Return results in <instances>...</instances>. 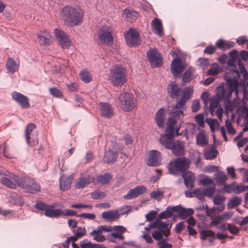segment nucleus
Masks as SVG:
<instances>
[{"label": "nucleus", "instance_id": "obj_26", "mask_svg": "<svg viewBox=\"0 0 248 248\" xmlns=\"http://www.w3.org/2000/svg\"><path fill=\"white\" fill-rule=\"evenodd\" d=\"M168 90L171 98L177 97L181 92V88L175 82H171L168 86Z\"/></svg>", "mask_w": 248, "mask_h": 248}, {"label": "nucleus", "instance_id": "obj_8", "mask_svg": "<svg viewBox=\"0 0 248 248\" xmlns=\"http://www.w3.org/2000/svg\"><path fill=\"white\" fill-rule=\"evenodd\" d=\"M54 33L59 45L63 49H68L72 43L69 36L63 31L55 29Z\"/></svg>", "mask_w": 248, "mask_h": 248}, {"label": "nucleus", "instance_id": "obj_13", "mask_svg": "<svg viewBox=\"0 0 248 248\" xmlns=\"http://www.w3.org/2000/svg\"><path fill=\"white\" fill-rule=\"evenodd\" d=\"M148 61L152 66L154 67H159L162 64V59L160 54L155 49L149 50L147 52Z\"/></svg>", "mask_w": 248, "mask_h": 248}, {"label": "nucleus", "instance_id": "obj_12", "mask_svg": "<svg viewBox=\"0 0 248 248\" xmlns=\"http://www.w3.org/2000/svg\"><path fill=\"white\" fill-rule=\"evenodd\" d=\"M118 145L116 144L113 145L112 148H109L108 150L105 153L104 161L107 164H110L115 161L118 157Z\"/></svg>", "mask_w": 248, "mask_h": 248}, {"label": "nucleus", "instance_id": "obj_53", "mask_svg": "<svg viewBox=\"0 0 248 248\" xmlns=\"http://www.w3.org/2000/svg\"><path fill=\"white\" fill-rule=\"evenodd\" d=\"M91 196L94 200L100 199L105 197V194L102 191L97 190L91 193Z\"/></svg>", "mask_w": 248, "mask_h": 248}, {"label": "nucleus", "instance_id": "obj_47", "mask_svg": "<svg viewBox=\"0 0 248 248\" xmlns=\"http://www.w3.org/2000/svg\"><path fill=\"white\" fill-rule=\"evenodd\" d=\"M220 99L213 98L210 99V104L209 106L210 112L211 114L213 115L214 112H215V109L217 107Z\"/></svg>", "mask_w": 248, "mask_h": 248}, {"label": "nucleus", "instance_id": "obj_20", "mask_svg": "<svg viewBox=\"0 0 248 248\" xmlns=\"http://www.w3.org/2000/svg\"><path fill=\"white\" fill-rule=\"evenodd\" d=\"M146 192V188L143 186H137L133 189H131L129 192L124 196V198L126 200L132 199L136 198L140 194Z\"/></svg>", "mask_w": 248, "mask_h": 248}, {"label": "nucleus", "instance_id": "obj_1", "mask_svg": "<svg viewBox=\"0 0 248 248\" xmlns=\"http://www.w3.org/2000/svg\"><path fill=\"white\" fill-rule=\"evenodd\" d=\"M182 116V112L177 111L170 115L169 118L166 133L159 139L160 143L166 148H170L171 145L174 142L173 140L174 131L175 130L177 135H179L178 132L180 128V118Z\"/></svg>", "mask_w": 248, "mask_h": 248}, {"label": "nucleus", "instance_id": "obj_6", "mask_svg": "<svg viewBox=\"0 0 248 248\" xmlns=\"http://www.w3.org/2000/svg\"><path fill=\"white\" fill-rule=\"evenodd\" d=\"M125 70L118 66L112 69L109 76V80L115 86H122L127 80Z\"/></svg>", "mask_w": 248, "mask_h": 248}, {"label": "nucleus", "instance_id": "obj_39", "mask_svg": "<svg viewBox=\"0 0 248 248\" xmlns=\"http://www.w3.org/2000/svg\"><path fill=\"white\" fill-rule=\"evenodd\" d=\"M196 142L197 145L204 146L208 143V140L203 132H201L197 136Z\"/></svg>", "mask_w": 248, "mask_h": 248}, {"label": "nucleus", "instance_id": "obj_23", "mask_svg": "<svg viewBox=\"0 0 248 248\" xmlns=\"http://www.w3.org/2000/svg\"><path fill=\"white\" fill-rule=\"evenodd\" d=\"M184 182L187 187L192 188L194 186L195 176L193 173L190 171H186L183 175Z\"/></svg>", "mask_w": 248, "mask_h": 248}, {"label": "nucleus", "instance_id": "obj_55", "mask_svg": "<svg viewBox=\"0 0 248 248\" xmlns=\"http://www.w3.org/2000/svg\"><path fill=\"white\" fill-rule=\"evenodd\" d=\"M219 72V66L217 63H214L212 65L210 69L208 71L209 75L215 76L217 75Z\"/></svg>", "mask_w": 248, "mask_h": 248}, {"label": "nucleus", "instance_id": "obj_22", "mask_svg": "<svg viewBox=\"0 0 248 248\" xmlns=\"http://www.w3.org/2000/svg\"><path fill=\"white\" fill-rule=\"evenodd\" d=\"M176 155L181 156L184 155V145L179 140L174 142L169 148Z\"/></svg>", "mask_w": 248, "mask_h": 248}, {"label": "nucleus", "instance_id": "obj_61", "mask_svg": "<svg viewBox=\"0 0 248 248\" xmlns=\"http://www.w3.org/2000/svg\"><path fill=\"white\" fill-rule=\"evenodd\" d=\"M215 187L214 186L209 187L206 189H204L205 196H207L208 197H212L215 192Z\"/></svg>", "mask_w": 248, "mask_h": 248}, {"label": "nucleus", "instance_id": "obj_34", "mask_svg": "<svg viewBox=\"0 0 248 248\" xmlns=\"http://www.w3.org/2000/svg\"><path fill=\"white\" fill-rule=\"evenodd\" d=\"M152 26L156 33L160 36L162 35L163 27L162 23L159 19L155 18L152 21Z\"/></svg>", "mask_w": 248, "mask_h": 248}, {"label": "nucleus", "instance_id": "obj_43", "mask_svg": "<svg viewBox=\"0 0 248 248\" xmlns=\"http://www.w3.org/2000/svg\"><path fill=\"white\" fill-rule=\"evenodd\" d=\"M216 179L217 183L223 184L227 180L228 176L224 172L220 171L217 174Z\"/></svg>", "mask_w": 248, "mask_h": 248}, {"label": "nucleus", "instance_id": "obj_40", "mask_svg": "<svg viewBox=\"0 0 248 248\" xmlns=\"http://www.w3.org/2000/svg\"><path fill=\"white\" fill-rule=\"evenodd\" d=\"M233 92L230 89H222L221 94L218 95L219 99H225L226 101L230 100L232 94Z\"/></svg>", "mask_w": 248, "mask_h": 248}, {"label": "nucleus", "instance_id": "obj_63", "mask_svg": "<svg viewBox=\"0 0 248 248\" xmlns=\"http://www.w3.org/2000/svg\"><path fill=\"white\" fill-rule=\"evenodd\" d=\"M216 49V46L213 45H210L207 46L204 50V53L208 54H213Z\"/></svg>", "mask_w": 248, "mask_h": 248}, {"label": "nucleus", "instance_id": "obj_35", "mask_svg": "<svg viewBox=\"0 0 248 248\" xmlns=\"http://www.w3.org/2000/svg\"><path fill=\"white\" fill-rule=\"evenodd\" d=\"M81 248H105L102 245L93 244L87 239H84L80 243Z\"/></svg>", "mask_w": 248, "mask_h": 248}, {"label": "nucleus", "instance_id": "obj_15", "mask_svg": "<svg viewBox=\"0 0 248 248\" xmlns=\"http://www.w3.org/2000/svg\"><path fill=\"white\" fill-rule=\"evenodd\" d=\"M161 160L160 152L157 150H152L149 154L146 164L149 166H157L160 164Z\"/></svg>", "mask_w": 248, "mask_h": 248}, {"label": "nucleus", "instance_id": "obj_36", "mask_svg": "<svg viewBox=\"0 0 248 248\" xmlns=\"http://www.w3.org/2000/svg\"><path fill=\"white\" fill-rule=\"evenodd\" d=\"M226 200V197L221 194L216 195L214 198V203L216 205H220L221 208L220 211H222L224 209V201Z\"/></svg>", "mask_w": 248, "mask_h": 248}, {"label": "nucleus", "instance_id": "obj_30", "mask_svg": "<svg viewBox=\"0 0 248 248\" xmlns=\"http://www.w3.org/2000/svg\"><path fill=\"white\" fill-rule=\"evenodd\" d=\"M6 68L8 72L13 74L17 71L18 65L16 63L14 59L9 58L6 63Z\"/></svg>", "mask_w": 248, "mask_h": 248}, {"label": "nucleus", "instance_id": "obj_64", "mask_svg": "<svg viewBox=\"0 0 248 248\" xmlns=\"http://www.w3.org/2000/svg\"><path fill=\"white\" fill-rule=\"evenodd\" d=\"M156 214L157 212L156 211H151L149 213L146 215V219L147 221H151L155 218Z\"/></svg>", "mask_w": 248, "mask_h": 248}, {"label": "nucleus", "instance_id": "obj_44", "mask_svg": "<svg viewBox=\"0 0 248 248\" xmlns=\"http://www.w3.org/2000/svg\"><path fill=\"white\" fill-rule=\"evenodd\" d=\"M193 74V70L192 68H189L184 73L183 77V81L184 82H190L192 79Z\"/></svg>", "mask_w": 248, "mask_h": 248}, {"label": "nucleus", "instance_id": "obj_21", "mask_svg": "<svg viewBox=\"0 0 248 248\" xmlns=\"http://www.w3.org/2000/svg\"><path fill=\"white\" fill-rule=\"evenodd\" d=\"M170 69L172 75L174 77L178 76L184 70L181 60L178 58L174 59L171 62Z\"/></svg>", "mask_w": 248, "mask_h": 248}, {"label": "nucleus", "instance_id": "obj_37", "mask_svg": "<svg viewBox=\"0 0 248 248\" xmlns=\"http://www.w3.org/2000/svg\"><path fill=\"white\" fill-rule=\"evenodd\" d=\"M80 78L84 83H89L92 79V76L90 72L86 70H81L79 73Z\"/></svg>", "mask_w": 248, "mask_h": 248}, {"label": "nucleus", "instance_id": "obj_33", "mask_svg": "<svg viewBox=\"0 0 248 248\" xmlns=\"http://www.w3.org/2000/svg\"><path fill=\"white\" fill-rule=\"evenodd\" d=\"M175 206H168L165 211L158 215V218L159 219H167L170 217L172 216L173 213H175Z\"/></svg>", "mask_w": 248, "mask_h": 248}, {"label": "nucleus", "instance_id": "obj_16", "mask_svg": "<svg viewBox=\"0 0 248 248\" xmlns=\"http://www.w3.org/2000/svg\"><path fill=\"white\" fill-rule=\"evenodd\" d=\"M104 231L108 232L110 231V229L107 226H100L97 229L91 232L90 234L93 236V240L98 242H102L106 240L105 236L101 234Z\"/></svg>", "mask_w": 248, "mask_h": 248}, {"label": "nucleus", "instance_id": "obj_62", "mask_svg": "<svg viewBox=\"0 0 248 248\" xmlns=\"http://www.w3.org/2000/svg\"><path fill=\"white\" fill-rule=\"evenodd\" d=\"M185 227V222L181 221L177 223L175 227V232L177 233H180Z\"/></svg>", "mask_w": 248, "mask_h": 248}, {"label": "nucleus", "instance_id": "obj_32", "mask_svg": "<svg viewBox=\"0 0 248 248\" xmlns=\"http://www.w3.org/2000/svg\"><path fill=\"white\" fill-rule=\"evenodd\" d=\"M216 47L221 49L222 50H225L233 47V43L229 41H226L223 39H219L216 44Z\"/></svg>", "mask_w": 248, "mask_h": 248}, {"label": "nucleus", "instance_id": "obj_14", "mask_svg": "<svg viewBox=\"0 0 248 248\" xmlns=\"http://www.w3.org/2000/svg\"><path fill=\"white\" fill-rule=\"evenodd\" d=\"M36 128V125L32 123L28 124L26 127L25 137L26 142L31 146H34L38 143V140L37 138H31V133Z\"/></svg>", "mask_w": 248, "mask_h": 248}, {"label": "nucleus", "instance_id": "obj_5", "mask_svg": "<svg viewBox=\"0 0 248 248\" xmlns=\"http://www.w3.org/2000/svg\"><path fill=\"white\" fill-rule=\"evenodd\" d=\"M191 164L190 159L183 157L176 158L170 161L169 165V171L170 174L177 175L179 171L185 172L188 169Z\"/></svg>", "mask_w": 248, "mask_h": 248}, {"label": "nucleus", "instance_id": "obj_24", "mask_svg": "<svg viewBox=\"0 0 248 248\" xmlns=\"http://www.w3.org/2000/svg\"><path fill=\"white\" fill-rule=\"evenodd\" d=\"M102 217L103 219L109 222L113 221L120 217V214L117 210H110L104 212L102 214Z\"/></svg>", "mask_w": 248, "mask_h": 248}, {"label": "nucleus", "instance_id": "obj_2", "mask_svg": "<svg viewBox=\"0 0 248 248\" xmlns=\"http://www.w3.org/2000/svg\"><path fill=\"white\" fill-rule=\"evenodd\" d=\"M84 12L80 9L70 6L63 7L61 12V16L64 25L68 27L77 26L83 21Z\"/></svg>", "mask_w": 248, "mask_h": 248}, {"label": "nucleus", "instance_id": "obj_41", "mask_svg": "<svg viewBox=\"0 0 248 248\" xmlns=\"http://www.w3.org/2000/svg\"><path fill=\"white\" fill-rule=\"evenodd\" d=\"M217 151L214 148H212L206 151L204 153V157L207 160L213 159L217 157Z\"/></svg>", "mask_w": 248, "mask_h": 248}, {"label": "nucleus", "instance_id": "obj_57", "mask_svg": "<svg viewBox=\"0 0 248 248\" xmlns=\"http://www.w3.org/2000/svg\"><path fill=\"white\" fill-rule=\"evenodd\" d=\"M195 197H197L198 199L202 200L205 197V193L204 189L197 188L194 190Z\"/></svg>", "mask_w": 248, "mask_h": 248}, {"label": "nucleus", "instance_id": "obj_3", "mask_svg": "<svg viewBox=\"0 0 248 248\" xmlns=\"http://www.w3.org/2000/svg\"><path fill=\"white\" fill-rule=\"evenodd\" d=\"M12 178L17 186L26 192L34 194L40 190V185L34 179L28 177L19 178L15 175H12Z\"/></svg>", "mask_w": 248, "mask_h": 248}, {"label": "nucleus", "instance_id": "obj_49", "mask_svg": "<svg viewBox=\"0 0 248 248\" xmlns=\"http://www.w3.org/2000/svg\"><path fill=\"white\" fill-rule=\"evenodd\" d=\"M241 202L242 200L240 198L238 197H234L230 200L228 205V207L229 208H234L240 205Z\"/></svg>", "mask_w": 248, "mask_h": 248}, {"label": "nucleus", "instance_id": "obj_54", "mask_svg": "<svg viewBox=\"0 0 248 248\" xmlns=\"http://www.w3.org/2000/svg\"><path fill=\"white\" fill-rule=\"evenodd\" d=\"M198 65L202 68L203 69L206 68L209 64L208 59L207 58H200L198 61Z\"/></svg>", "mask_w": 248, "mask_h": 248}, {"label": "nucleus", "instance_id": "obj_11", "mask_svg": "<svg viewBox=\"0 0 248 248\" xmlns=\"http://www.w3.org/2000/svg\"><path fill=\"white\" fill-rule=\"evenodd\" d=\"M12 98L18 103L22 108H27L30 107L29 99L27 96L22 93L14 91L11 94Z\"/></svg>", "mask_w": 248, "mask_h": 248}, {"label": "nucleus", "instance_id": "obj_31", "mask_svg": "<svg viewBox=\"0 0 248 248\" xmlns=\"http://www.w3.org/2000/svg\"><path fill=\"white\" fill-rule=\"evenodd\" d=\"M123 15L125 16L126 20L130 22L135 21L138 16V14L136 11L127 9L124 11Z\"/></svg>", "mask_w": 248, "mask_h": 248}, {"label": "nucleus", "instance_id": "obj_45", "mask_svg": "<svg viewBox=\"0 0 248 248\" xmlns=\"http://www.w3.org/2000/svg\"><path fill=\"white\" fill-rule=\"evenodd\" d=\"M111 178V176L109 174L106 173L103 175L98 176L96 180L101 184H105L108 183Z\"/></svg>", "mask_w": 248, "mask_h": 248}, {"label": "nucleus", "instance_id": "obj_42", "mask_svg": "<svg viewBox=\"0 0 248 248\" xmlns=\"http://www.w3.org/2000/svg\"><path fill=\"white\" fill-rule=\"evenodd\" d=\"M227 82L229 86V89L237 93L238 82L235 79L229 78L227 77Z\"/></svg>", "mask_w": 248, "mask_h": 248}, {"label": "nucleus", "instance_id": "obj_52", "mask_svg": "<svg viewBox=\"0 0 248 248\" xmlns=\"http://www.w3.org/2000/svg\"><path fill=\"white\" fill-rule=\"evenodd\" d=\"M227 230L231 233L233 235L238 234L240 232V229L237 227L234 224L230 223L227 224Z\"/></svg>", "mask_w": 248, "mask_h": 248}, {"label": "nucleus", "instance_id": "obj_9", "mask_svg": "<svg viewBox=\"0 0 248 248\" xmlns=\"http://www.w3.org/2000/svg\"><path fill=\"white\" fill-rule=\"evenodd\" d=\"M193 93V89L191 87L185 88L183 91V94L182 97L178 101L177 103L173 107L170 111V115H171L174 111H181L183 115L182 109L186 103V102L190 98L191 94Z\"/></svg>", "mask_w": 248, "mask_h": 248}, {"label": "nucleus", "instance_id": "obj_46", "mask_svg": "<svg viewBox=\"0 0 248 248\" xmlns=\"http://www.w3.org/2000/svg\"><path fill=\"white\" fill-rule=\"evenodd\" d=\"M109 237L110 241L115 243L117 242V241L124 240V237L123 236V235L120 234L116 232H112L111 234H110Z\"/></svg>", "mask_w": 248, "mask_h": 248}, {"label": "nucleus", "instance_id": "obj_29", "mask_svg": "<svg viewBox=\"0 0 248 248\" xmlns=\"http://www.w3.org/2000/svg\"><path fill=\"white\" fill-rule=\"evenodd\" d=\"M71 179L69 177L62 176L60 179V186L61 190L65 191L68 189L71 184Z\"/></svg>", "mask_w": 248, "mask_h": 248}, {"label": "nucleus", "instance_id": "obj_58", "mask_svg": "<svg viewBox=\"0 0 248 248\" xmlns=\"http://www.w3.org/2000/svg\"><path fill=\"white\" fill-rule=\"evenodd\" d=\"M225 126L226 127L228 132L232 135H233L235 133V131L232 126L231 122L229 119L225 121Z\"/></svg>", "mask_w": 248, "mask_h": 248}, {"label": "nucleus", "instance_id": "obj_50", "mask_svg": "<svg viewBox=\"0 0 248 248\" xmlns=\"http://www.w3.org/2000/svg\"><path fill=\"white\" fill-rule=\"evenodd\" d=\"M49 91L50 93L53 97L62 98L63 96L62 92L57 88H49Z\"/></svg>", "mask_w": 248, "mask_h": 248}, {"label": "nucleus", "instance_id": "obj_48", "mask_svg": "<svg viewBox=\"0 0 248 248\" xmlns=\"http://www.w3.org/2000/svg\"><path fill=\"white\" fill-rule=\"evenodd\" d=\"M50 35L47 34L46 36L44 35H38V37L39 38V44L41 45H47L50 44Z\"/></svg>", "mask_w": 248, "mask_h": 248}, {"label": "nucleus", "instance_id": "obj_60", "mask_svg": "<svg viewBox=\"0 0 248 248\" xmlns=\"http://www.w3.org/2000/svg\"><path fill=\"white\" fill-rule=\"evenodd\" d=\"M195 120L196 122L201 127L204 126V115L202 113H200L197 115L195 117Z\"/></svg>", "mask_w": 248, "mask_h": 248}, {"label": "nucleus", "instance_id": "obj_18", "mask_svg": "<svg viewBox=\"0 0 248 248\" xmlns=\"http://www.w3.org/2000/svg\"><path fill=\"white\" fill-rule=\"evenodd\" d=\"M91 182H94L93 177L89 174H81L76 183L75 187L78 189H81L87 186Z\"/></svg>", "mask_w": 248, "mask_h": 248}, {"label": "nucleus", "instance_id": "obj_25", "mask_svg": "<svg viewBox=\"0 0 248 248\" xmlns=\"http://www.w3.org/2000/svg\"><path fill=\"white\" fill-rule=\"evenodd\" d=\"M4 174L8 176L9 178H7L6 177H2L0 179V182L3 185H4V186H5L7 187H8L9 188H16V184H15L12 181V180H13L15 182V181L12 178V175H13V174L11 173L10 172H9L7 171H6Z\"/></svg>", "mask_w": 248, "mask_h": 248}, {"label": "nucleus", "instance_id": "obj_56", "mask_svg": "<svg viewBox=\"0 0 248 248\" xmlns=\"http://www.w3.org/2000/svg\"><path fill=\"white\" fill-rule=\"evenodd\" d=\"M48 204L44 203L42 202H38L35 205V207L38 210L46 211L49 208Z\"/></svg>", "mask_w": 248, "mask_h": 248}, {"label": "nucleus", "instance_id": "obj_27", "mask_svg": "<svg viewBox=\"0 0 248 248\" xmlns=\"http://www.w3.org/2000/svg\"><path fill=\"white\" fill-rule=\"evenodd\" d=\"M53 208V206L50 205L48 209L45 212V215L51 218H58L62 216V209H54Z\"/></svg>", "mask_w": 248, "mask_h": 248}, {"label": "nucleus", "instance_id": "obj_10", "mask_svg": "<svg viewBox=\"0 0 248 248\" xmlns=\"http://www.w3.org/2000/svg\"><path fill=\"white\" fill-rule=\"evenodd\" d=\"M125 41L129 46H136L140 44L138 32L134 29H130L124 34Z\"/></svg>", "mask_w": 248, "mask_h": 248}, {"label": "nucleus", "instance_id": "obj_7", "mask_svg": "<svg viewBox=\"0 0 248 248\" xmlns=\"http://www.w3.org/2000/svg\"><path fill=\"white\" fill-rule=\"evenodd\" d=\"M112 32V29L110 26H102L98 33L100 43L111 46L113 41Z\"/></svg>", "mask_w": 248, "mask_h": 248}, {"label": "nucleus", "instance_id": "obj_4", "mask_svg": "<svg viewBox=\"0 0 248 248\" xmlns=\"http://www.w3.org/2000/svg\"><path fill=\"white\" fill-rule=\"evenodd\" d=\"M118 101L120 108L125 112H129L137 107V100L133 94L127 92L120 93Z\"/></svg>", "mask_w": 248, "mask_h": 248}, {"label": "nucleus", "instance_id": "obj_19", "mask_svg": "<svg viewBox=\"0 0 248 248\" xmlns=\"http://www.w3.org/2000/svg\"><path fill=\"white\" fill-rule=\"evenodd\" d=\"M100 113L102 116L106 118H110L113 115V109L112 106L108 103H99Z\"/></svg>", "mask_w": 248, "mask_h": 248}, {"label": "nucleus", "instance_id": "obj_38", "mask_svg": "<svg viewBox=\"0 0 248 248\" xmlns=\"http://www.w3.org/2000/svg\"><path fill=\"white\" fill-rule=\"evenodd\" d=\"M200 238L202 240H205L208 237L215 238L216 233L215 232L210 230H202L200 232Z\"/></svg>", "mask_w": 248, "mask_h": 248}, {"label": "nucleus", "instance_id": "obj_59", "mask_svg": "<svg viewBox=\"0 0 248 248\" xmlns=\"http://www.w3.org/2000/svg\"><path fill=\"white\" fill-rule=\"evenodd\" d=\"M12 199L14 202V203L15 205L21 206L23 203V201L21 196L15 195V196H12Z\"/></svg>", "mask_w": 248, "mask_h": 248}, {"label": "nucleus", "instance_id": "obj_28", "mask_svg": "<svg viewBox=\"0 0 248 248\" xmlns=\"http://www.w3.org/2000/svg\"><path fill=\"white\" fill-rule=\"evenodd\" d=\"M165 117V110L163 108H160L156 113L155 123L159 127L164 126V120Z\"/></svg>", "mask_w": 248, "mask_h": 248}, {"label": "nucleus", "instance_id": "obj_17", "mask_svg": "<svg viewBox=\"0 0 248 248\" xmlns=\"http://www.w3.org/2000/svg\"><path fill=\"white\" fill-rule=\"evenodd\" d=\"M175 213H177L178 217L181 219H185L190 217L194 213V211L192 208H185L181 205L175 206Z\"/></svg>", "mask_w": 248, "mask_h": 248}, {"label": "nucleus", "instance_id": "obj_51", "mask_svg": "<svg viewBox=\"0 0 248 248\" xmlns=\"http://www.w3.org/2000/svg\"><path fill=\"white\" fill-rule=\"evenodd\" d=\"M73 232L74 234H76L79 238L83 237L86 233V230L84 227H78L77 229H74Z\"/></svg>", "mask_w": 248, "mask_h": 248}]
</instances>
